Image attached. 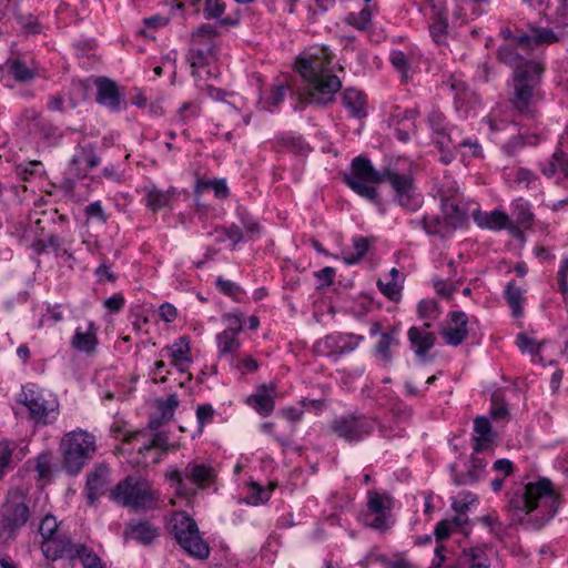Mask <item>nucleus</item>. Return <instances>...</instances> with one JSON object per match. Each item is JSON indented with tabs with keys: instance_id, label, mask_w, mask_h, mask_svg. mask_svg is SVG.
<instances>
[{
	"instance_id": "obj_46",
	"label": "nucleus",
	"mask_w": 568,
	"mask_h": 568,
	"mask_svg": "<svg viewBox=\"0 0 568 568\" xmlns=\"http://www.w3.org/2000/svg\"><path fill=\"white\" fill-rule=\"evenodd\" d=\"M508 416L507 405L504 403L503 398L497 394H493L491 396V409L490 417L494 420L505 419Z\"/></svg>"
},
{
	"instance_id": "obj_15",
	"label": "nucleus",
	"mask_w": 568,
	"mask_h": 568,
	"mask_svg": "<svg viewBox=\"0 0 568 568\" xmlns=\"http://www.w3.org/2000/svg\"><path fill=\"white\" fill-rule=\"evenodd\" d=\"M79 546L72 544L68 538H51L42 542L41 549L48 559L55 560L63 557L73 559L78 556Z\"/></svg>"
},
{
	"instance_id": "obj_22",
	"label": "nucleus",
	"mask_w": 568,
	"mask_h": 568,
	"mask_svg": "<svg viewBox=\"0 0 568 568\" xmlns=\"http://www.w3.org/2000/svg\"><path fill=\"white\" fill-rule=\"evenodd\" d=\"M474 425L475 432L478 435L477 437L474 438V450L475 453H480L490 446L495 435L491 430L490 423L486 417H476L474 420Z\"/></svg>"
},
{
	"instance_id": "obj_32",
	"label": "nucleus",
	"mask_w": 568,
	"mask_h": 568,
	"mask_svg": "<svg viewBox=\"0 0 568 568\" xmlns=\"http://www.w3.org/2000/svg\"><path fill=\"white\" fill-rule=\"evenodd\" d=\"M475 220L480 226H486L488 229H503L508 222V216L500 211H494L484 217L476 214Z\"/></svg>"
},
{
	"instance_id": "obj_19",
	"label": "nucleus",
	"mask_w": 568,
	"mask_h": 568,
	"mask_svg": "<svg viewBox=\"0 0 568 568\" xmlns=\"http://www.w3.org/2000/svg\"><path fill=\"white\" fill-rule=\"evenodd\" d=\"M440 206L447 232H453L466 223V211L459 206V201L444 202Z\"/></svg>"
},
{
	"instance_id": "obj_59",
	"label": "nucleus",
	"mask_w": 568,
	"mask_h": 568,
	"mask_svg": "<svg viewBox=\"0 0 568 568\" xmlns=\"http://www.w3.org/2000/svg\"><path fill=\"white\" fill-rule=\"evenodd\" d=\"M377 285L381 288L382 293L386 295L388 298L393 301L398 298L400 288L396 284V282H389L385 284L382 281H378Z\"/></svg>"
},
{
	"instance_id": "obj_50",
	"label": "nucleus",
	"mask_w": 568,
	"mask_h": 568,
	"mask_svg": "<svg viewBox=\"0 0 568 568\" xmlns=\"http://www.w3.org/2000/svg\"><path fill=\"white\" fill-rule=\"evenodd\" d=\"M516 344L523 352H528L531 355L538 354L540 348V345L525 333L518 334Z\"/></svg>"
},
{
	"instance_id": "obj_20",
	"label": "nucleus",
	"mask_w": 568,
	"mask_h": 568,
	"mask_svg": "<svg viewBox=\"0 0 568 568\" xmlns=\"http://www.w3.org/2000/svg\"><path fill=\"white\" fill-rule=\"evenodd\" d=\"M158 536L156 528L148 521L130 523L124 530V537L142 544H151Z\"/></svg>"
},
{
	"instance_id": "obj_9",
	"label": "nucleus",
	"mask_w": 568,
	"mask_h": 568,
	"mask_svg": "<svg viewBox=\"0 0 568 568\" xmlns=\"http://www.w3.org/2000/svg\"><path fill=\"white\" fill-rule=\"evenodd\" d=\"M329 428L339 438L356 442L372 434L375 428V422L365 416L347 415L335 418L331 423Z\"/></svg>"
},
{
	"instance_id": "obj_2",
	"label": "nucleus",
	"mask_w": 568,
	"mask_h": 568,
	"mask_svg": "<svg viewBox=\"0 0 568 568\" xmlns=\"http://www.w3.org/2000/svg\"><path fill=\"white\" fill-rule=\"evenodd\" d=\"M332 54L326 48H320L316 53L296 59L295 67L308 84L310 101L326 104L333 101V95L341 87L338 77L332 74L327 65Z\"/></svg>"
},
{
	"instance_id": "obj_28",
	"label": "nucleus",
	"mask_w": 568,
	"mask_h": 568,
	"mask_svg": "<svg viewBox=\"0 0 568 568\" xmlns=\"http://www.w3.org/2000/svg\"><path fill=\"white\" fill-rule=\"evenodd\" d=\"M184 476L197 485L212 481L214 477L210 467L192 463L186 466Z\"/></svg>"
},
{
	"instance_id": "obj_5",
	"label": "nucleus",
	"mask_w": 568,
	"mask_h": 568,
	"mask_svg": "<svg viewBox=\"0 0 568 568\" xmlns=\"http://www.w3.org/2000/svg\"><path fill=\"white\" fill-rule=\"evenodd\" d=\"M30 499L20 489L10 490L0 507V535L14 538L30 516Z\"/></svg>"
},
{
	"instance_id": "obj_62",
	"label": "nucleus",
	"mask_w": 568,
	"mask_h": 568,
	"mask_svg": "<svg viewBox=\"0 0 568 568\" xmlns=\"http://www.w3.org/2000/svg\"><path fill=\"white\" fill-rule=\"evenodd\" d=\"M124 305V297L122 294H114L104 301V306L112 313H118Z\"/></svg>"
},
{
	"instance_id": "obj_37",
	"label": "nucleus",
	"mask_w": 568,
	"mask_h": 568,
	"mask_svg": "<svg viewBox=\"0 0 568 568\" xmlns=\"http://www.w3.org/2000/svg\"><path fill=\"white\" fill-rule=\"evenodd\" d=\"M470 464V469L467 471L465 478L458 476L455 478V483L457 485L466 484L468 481L475 483L479 479L480 471L485 468L486 463L481 458L473 456Z\"/></svg>"
},
{
	"instance_id": "obj_38",
	"label": "nucleus",
	"mask_w": 568,
	"mask_h": 568,
	"mask_svg": "<svg viewBox=\"0 0 568 568\" xmlns=\"http://www.w3.org/2000/svg\"><path fill=\"white\" fill-rule=\"evenodd\" d=\"M217 34V30L214 26L204 23L192 33L191 41L194 44H203L205 42L213 41V38Z\"/></svg>"
},
{
	"instance_id": "obj_42",
	"label": "nucleus",
	"mask_w": 568,
	"mask_h": 568,
	"mask_svg": "<svg viewBox=\"0 0 568 568\" xmlns=\"http://www.w3.org/2000/svg\"><path fill=\"white\" fill-rule=\"evenodd\" d=\"M443 338L448 345L457 346L462 344L468 336L467 327H450L442 333Z\"/></svg>"
},
{
	"instance_id": "obj_18",
	"label": "nucleus",
	"mask_w": 568,
	"mask_h": 568,
	"mask_svg": "<svg viewBox=\"0 0 568 568\" xmlns=\"http://www.w3.org/2000/svg\"><path fill=\"white\" fill-rule=\"evenodd\" d=\"M275 386L273 384L262 385L258 390L247 398V404L251 405L260 415L266 417L274 410L275 403L272 396Z\"/></svg>"
},
{
	"instance_id": "obj_6",
	"label": "nucleus",
	"mask_w": 568,
	"mask_h": 568,
	"mask_svg": "<svg viewBox=\"0 0 568 568\" xmlns=\"http://www.w3.org/2000/svg\"><path fill=\"white\" fill-rule=\"evenodd\" d=\"M345 182L362 197L379 204L375 185L385 182V169L377 171L367 158L357 156L352 161V174L345 176Z\"/></svg>"
},
{
	"instance_id": "obj_10",
	"label": "nucleus",
	"mask_w": 568,
	"mask_h": 568,
	"mask_svg": "<svg viewBox=\"0 0 568 568\" xmlns=\"http://www.w3.org/2000/svg\"><path fill=\"white\" fill-rule=\"evenodd\" d=\"M385 181L395 192V200L403 207L416 210L419 205L414 194V180L409 174L398 173L390 168H385Z\"/></svg>"
},
{
	"instance_id": "obj_31",
	"label": "nucleus",
	"mask_w": 568,
	"mask_h": 568,
	"mask_svg": "<svg viewBox=\"0 0 568 568\" xmlns=\"http://www.w3.org/2000/svg\"><path fill=\"white\" fill-rule=\"evenodd\" d=\"M393 505V499L389 495L378 494L377 491L368 493V509L374 514H386Z\"/></svg>"
},
{
	"instance_id": "obj_1",
	"label": "nucleus",
	"mask_w": 568,
	"mask_h": 568,
	"mask_svg": "<svg viewBox=\"0 0 568 568\" xmlns=\"http://www.w3.org/2000/svg\"><path fill=\"white\" fill-rule=\"evenodd\" d=\"M559 496L554 490L552 483L540 478L527 484L523 490L514 493L508 503V509L514 519L520 525L532 524L539 529L557 511Z\"/></svg>"
},
{
	"instance_id": "obj_33",
	"label": "nucleus",
	"mask_w": 568,
	"mask_h": 568,
	"mask_svg": "<svg viewBox=\"0 0 568 568\" xmlns=\"http://www.w3.org/2000/svg\"><path fill=\"white\" fill-rule=\"evenodd\" d=\"M422 222H423L424 230L428 234L439 235L442 237H445L452 233V232H447V230L445 229V217L444 216H443V219L439 216H425L422 220Z\"/></svg>"
},
{
	"instance_id": "obj_60",
	"label": "nucleus",
	"mask_w": 568,
	"mask_h": 568,
	"mask_svg": "<svg viewBox=\"0 0 568 568\" xmlns=\"http://www.w3.org/2000/svg\"><path fill=\"white\" fill-rule=\"evenodd\" d=\"M437 311V303L434 300H423L418 304V313L422 317H433Z\"/></svg>"
},
{
	"instance_id": "obj_48",
	"label": "nucleus",
	"mask_w": 568,
	"mask_h": 568,
	"mask_svg": "<svg viewBox=\"0 0 568 568\" xmlns=\"http://www.w3.org/2000/svg\"><path fill=\"white\" fill-rule=\"evenodd\" d=\"M271 496V490L265 489L256 483L252 484V493L246 498L247 504L258 505L267 501Z\"/></svg>"
},
{
	"instance_id": "obj_13",
	"label": "nucleus",
	"mask_w": 568,
	"mask_h": 568,
	"mask_svg": "<svg viewBox=\"0 0 568 568\" xmlns=\"http://www.w3.org/2000/svg\"><path fill=\"white\" fill-rule=\"evenodd\" d=\"M564 33H555L548 28H532L531 34L523 33L515 39L516 44L524 49L532 50L539 45H549L560 41Z\"/></svg>"
},
{
	"instance_id": "obj_61",
	"label": "nucleus",
	"mask_w": 568,
	"mask_h": 568,
	"mask_svg": "<svg viewBox=\"0 0 568 568\" xmlns=\"http://www.w3.org/2000/svg\"><path fill=\"white\" fill-rule=\"evenodd\" d=\"M241 220H242L243 226L245 227L246 235L250 239L254 237L255 235H257L260 233L261 226L258 225V223L256 221L251 219L248 215L243 214L241 216Z\"/></svg>"
},
{
	"instance_id": "obj_45",
	"label": "nucleus",
	"mask_w": 568,
	"mask_h": 568,
	"mask_svg": "<svg viewBox=\"0 0 568 568\" xmlns=\"http://www.w3.org/2000/svg\"><path fill=\"white\" fill-rule=\"evenodd\" d=\"M58 529V523L55 517L51 515H47L42 518L40 526H39V532L43 537V541L50 540L54 532Z\"/></svg>"
},
{
	"instance_id": "obj_55",
	"label": "nucleus",
	"mask_w": 568,
	"mask_h": 568,
	"mask_svg": "<svg viewBox=\"0 0 568 568\" xmlns=\"http://www.w3.org/2000/svg\"><path fill=\"white\" fill-rule=\"evenodd\" d=\"M36 469L40 477H49L51 475V456L49 454L40 455L37 459Z\"/></svg>"
},
{
	"instance_id": "obj_51",
	"label": "nucleus",
	"mask_w": 568,
	"mask_h": 568,
	"mask_svg": "<svg viewBox=\"0 0 568 568\" xmlns=\"http://www.w3.org/2000/svg\"><path fill=\"white\" fill-rule=\"evenodd\" d=\"M10 71L18 81H27L33 78V72L19 60L11 63Z\"/></svg>"
},
{
	"instance_id": "obj_58",
	"label": "nucleus",
	"mask_w": 568,
	"mask_h": 568,
	"mask_svg": "<svg viewBox=\"0 0 568 568\" xmlns=\"http://www.w3.org/2000/svg\"><path fill=\"white\" fill-rule=\"evenodd\" d=\"M213 407L210 404L199 405L196 408V418L202 428L203 425L213 418Z\"/></svg>"
},
{
	"instance_id": "obj_23",
	"label": "nucleus",
	"mask_w": 568,
	"mask_h": 568,
	"mask_svg": "<svg viewBox=\"0 0 568 568\" xmlns=\"http://www.w3.org/2000/svg\"><path fill=\"white\" fill-rule=\"evenodd\" d=\"M458 561L459 565L468 568H490L489 559L481 547L464 549Z\"/></svg>"
},
{
	"instance_id": "obj_4",
	"label": "nucleus",
	"mask_w": 568,
	"mask_h": 568,
	"mask_svg": "<svg viewBox=\"0 0 568 568\" xmlns=\"http://www.w3.org/2000/svg\"><path fill=\"white\" fill-rule=\"evenodd\" d=\"M60 452L63 468L69 475L74 476L95 454V436L81 428L68 432L61 438Z\"/></svg>"
},
{
	"instance_id": "obj_40",
	"label": "nucleus",
	"mask_w": 568,
	"mask_h": 568,
	"mask_svg": "<svg viewBox=\"0 0 568 568\" xmlns=\"http://www.w3.org/2000/svg\"><path fill=\"white\" fill-rule=\"evenodd\" d=\"M161 449L163 452H169L170 449H175V445H170L168 436L164 433H156L153 435L151 442L143 447L139 448V453L149 452L151 449Z\"/></svg>"
},
{
	"instance_id": "obj_27",
	"label": "nucleus",
	"mask_w": 568,
	"mask_h": 568,
	"mask_svg": "<svg viewBox=\"0 0 568 568\" xmlns=\"http://www.w3.org/2000/svg\"><path fill=\"white\" fill-rule=\"evenodd\" d=\"M97 344L98 338L94 332L93 323L89 325L88 332H81L80 329H77L71 342V345L75 349L87 353L93 352Z\"/></svg>"
},
{
	"instance_id": "obj_17",
	"label": "nucleus",
	"mask_w": 568,
	"mask_h": 568,
	"mask_svg": "<svg viewBox=\"0 0 568 568\" xmlns=\"http://www.w3.org/2000/svg\"><path fill=\"white\" fill-rule=\"evenodd\" d=\"M94 83L98 91L97 102L108 105L112 110H118L121 104L118 84L113 80L104 77L98 78Z\"/></svg>"
},
{
	"instance_id": "obj_47",
	"label": "nucleus",
	"mask_w": 568,
	"mask_h": 568,
	"mask_svg": "<svg viewBox=\"0 0 568 568\" xmlns=\"http://www.w3.org/2000/svg\"><path fill=\"white\" fill-rule=\"evenodd\" d=\"M225 10V4L221 0H205L204 17L206 19H221Z\"/></svg>"
},
{
	"instance_id": "obj_34",
	"label": "nucleus",
	"mask_w": 568,
	"mask_h": 568,
	"mask_svg": "<svg viewBox=\"0 0 568 568\" xmlns=\"http://www.w3.org/2000/svg\"><path fill=\"white\" fill-rule=\"evenodd\" d=\"M170 351L173 365H180V362H191L190 357L187 356L190 353V343L186 337L183 336L179 338V341L170 348Z\"/></svg>"
},
{
	"instance_id": "obj_11",
	"label": "nucleus",
	"mask_w": 568,
	"mask_h": 568,
	"mask_svg": "<svg viewBox=\"0 0 568 568\" xmlns=\"http://www.w3.org/2000/svg\"><path fill=\"white\" fill-rule=\"evenodd\" d=\"M363 336L355 334L328 335L314 345V352L318 355L344 354L355 349Z\"/></svg>"
},
{
	"instance_id": "obj_16",
	"label": "nucleus",
	"mask_w": 568,
	"mask_h": 568,
	"mask_svg": "<svg viewBox=\"0 0 568 568\" xmlns=\"http://www.w3.org/2000/svg\"><path fill=\"white\" fill-rule=\"evenodd\" d=\"M109 474L110 469L104 464H99L94 467V469L88 475L87 478V489H88V499L90 504H93L94 500L103 495L109 486Z\"/></svg>"
},
{
	"instance_id": "obj_29",
	"label": "nucleus",
	"mask_w": 568,
	"mask_h": 568,
	"mask_svg": "<svg viewBox=\"0 0 568 568\" xmlns=\"http://www.w3.org/2000/svg\"><path fill=\"white\" fill-rule=\"evenodd\" d=\"M174 193H175L174 189H171V190H168V191H162V190H158V189H151L148 192V197H146L148 203H146V205L152 211L161 210V209H163V207H165V206H168L170 204Z\"/></svg>"
},
{
	"instance_id": "obj_12",
	"label": "nucleus",
	"mask_w": 568,
	"mask_h": 568,
	"mask_svg": "<svg viewBox=\"0 0 568 568\" xmlns=\"http://www.w3.org/2000/svg\"><path fill=\"white\" fill-rule=\"evenodd\" d=\"M216 60V45L213 41L203 44L191 43L189 61L192 74L202 78V69H205Z\"/></svg>"
},
{
	"instance_id": "obj_57",
	"label": "nucleus",
	"mask_w": 568,
	"mask_h": 568,
	"mask_svg": "<svg viewBox=\"0 0 568 568\" xmlns=\"http://www.w3.org/2000/svg\"><path fill=\"white\" fill-rule=\"evenodd\" d=\"M216 286L222 293L231 297H234L240 292L239 285L222 277L216 280Z\"/></svg>"
},
{
	"instance_id": "obj_26",
	"label": "nucleus",
	"mask_w": 568,
	"mask_h": 568,
	"mask_svg": "<svg viewBox=\"0 0 568 568\" xmlns=\"http://www.w3.org/2000/svg\"><path fill=\"white\" fill-rule=\"evenodd\" d=\"M408 337L410 343L416 347L417 355H424L428 349H430L436 341L434 333L426 332L423 333L417 327H410L408 331Z\"/></svg>"
},
{
	"instance_id": "obj_56",
	"label": "nucleus",
	"mask_w": 568,
	"mask_h": 568,
	"mask_svg": "<svg viewBox=\"0 0 568 568\" xmlns=\"http://www.w3.org/2000/svg\"><path fill=\"white\" fill-rule=\"evenodd\" d=\"M84 213L89 219L95 217L102 223L106 222V215L104 213V210H103L100 201L89 204L84 209Z\"/></svg>"
},
{
	"instance_id": "obj_24",
	"label": "nucleus",
	"mask_w": 568,
	"mask_h": 568,
	"mask_svg": "<svg viewBox=\"0 0 568 568\" xmlns=\"http://www.w3.org/2000/svg\"><path fill=\"white\" fill-rule=\"evenodd\" d=\"M343 103L351 111L352 116L362 119L366 116V101L364 94L355 89H346L343 92Z\"/></svg>"
},
{
	"instance_id": "obj_43",
	"label": "nucleus",
	"mask_w": 568,
	"mask_h": 568,
	"mask_svg": "<svg viewBox=\"0 0 568 568\" xmlns=\"http://www.w3.org/2000/svg\"><path fill=\"white\" fill-rule=\"evenodd\" d=\"M448 23L442 12H436L434 22L430 24V34L435 42L442 43L447 33Z\"/></svg>"
},
{
	"instance_id": "obj_7",
	"label": "nucleus",
	"mask_w": 568,
	"mask_h": 568,
	"mask_svg": "<svg viewBox=\"0 0 568 568\" xmlns=\"http://www.w3.org/2000/svg\"><path fill=\"white\" fill-rule=\"evenodd\" d=\"M112 498L135 510L153 508L156 497L150 484L141 478L128 476L111 493Z\"/></svg>"
},
{
	"instance_id": "obj_64",
	"label": "nucleus",
	"mask_w": 568,
	"mask_h": 568,
	"mask_svg": "<svg viewBox=\"0 0 568 568\" xmlns=\"http://www.w3.org/2000/svg\"><path fill=\"white\" fill-rule=\"evenodd\" d=\"M434 288L438 295L445 298H452L456 290L454 286H448L444 280H436L434 282Z\"/></svg>"
},
{
	"instance_id": "obj_53",
	"label": "nucleus",
	"mask_w": 568,
	"mask_h": 568,
	"mask_svg": "<svg viewBox=\"0 0 568 568\" xmlns=\"http://www.w3.org/2000/svg\"><path fill=\"white\" fill-rule=\"evenodd\" d=\"M347 21L355 26L357 29L364 30L371 22V10L364 8L358 16L349 14Z\"/></svg>"
},
{
	"instance_id": "obj_54",
	"label": "nucleus",
	"mask_w": 568,
	"mask_h": 568,
	"mask_svg": "<svg viewBox=\"0 0 568 568\" xmlns=\"http://www.w3.org/2000/svg\"><path fill=\"white\" fill-rule=\"evenodd\" d=\"M568 260H564L562 264L557 273V280L559 285V291L562 294L564 298H567L568 295Z\"/></svg>"
},
{
	"instance_id": "obj_39",
	"label": "nucleus",
	"mask_w": 568,
	"mask_h": 568,
	"mask_svg": "<svg viewBox=\"0 0 568 568\" xmlns=\"http://www.w3.org/2000/svg\"><path fill=\"white\" fill-rule=\"evenodd\" d=\"M77 557L81 560L84 568H104V565L102 564L98 555L94 554L84 545L79 546Z\"/></svg>"
},
{
	"instance_id": "obj_21",
	"label": "nucleus",
	"mask_w": 568,
	"mask_h": 568,
	"mask_svg": "<svg viewBox=\"0 0 568 568\" xmlns=\"http://www.w3.org/2000/svg\"><path fill=\"white\" fill-rule=\"evenodd\" d=\"M236 327H227L216 336L217 347L220 355L232 354L236 352L241 342L236 337L237 334L242 331V323L236 322Z\"/></svg>"
},
{
	"instance_id": "obj_14",
	"label": "nucleus",
	"mask_w": 568,
	"mask_h": 568,
	"mask_svg": "<svg viewBox=\"0 0 568 568\" xmlns=\"http://www.w3.org/2000/svg\"><path fill=\"white\" fill-rule=\"evenodd\" d=\"M20 402L28 407L30 415L33 419L42 420L44 424L49 422V417L52 413L58 409V403L53 400L50 405L48 402L39 396H36L34 392H23L21 394Z\"/></svg>"
},
{
	"instance_id": "obj_25",
	"label": "nucleus",
	"mask_w": 568,
	"mask_h": 568,
	"mask_svg": "<svg viewBox=\"0 0 568 568\" xmlns=\"http://www.w3.org/2000/svg\"><path fill=\"white\" fill-rule=\"evenodd\" d=\"M498 61L508 64L516 72L519 68H525L527 64L541 63L540 61L526 60L511 47L504 45L497 51Z\"/></svg>"
},
{
	"instance_id": "obj_3",
	"label": "nucleus",
	"mask_w": 568,
	"mask_h": 568,
	"mask_svg": "<svg viewBox=\"0 0 568 568\" xmlns=\"http://www.w3.org/2000/svg\"><path fill=\"white\" fill-rule=\"evenodd\" d=\"M544 71V63H531L513 72L509 103L519 114L534 116L536 113V104L541 100L539 87Z\"/></svg>"
},
{
	"instance_id": "obj_52",
	"label": "nucleus",
	"mask_w": 568,
	"mask_h": 568,
	"mask_svg": "<svg viewBox=\"0 0 568 568\" xmlns=\"http://www.w3.org/2000/svg\"><path fill=\"white\" fill-rule=\"evenodd\" d=\"M19 24L21 26L24 34H36L40 32V23L32 16L23 17L19 14L17 17Z\"/></svg>"
},
{
	"instance_id": "obj_63",
	"label": "nucleus",
	"mask_w": 568,
	"mask_h": 568,
	"mask_svg": "<svg viewBox=\"0 0 568 568\" xmlns=\"http://www.w3.org/2000/svg\"><path fill=\"white\" fill-rule=\"evenodd\" d=\"M440 203L458 201V189L454 185L442 187L438 191Z\"/></svg>"
},
{
	"instance_id": "obj_36",
	"label": "nucleus",
	"mask_w": 568,
	"mask_h": 568,
	"mask_svg": "<svg viewBox=\"0 0 568 568\" xmlns=\"http://www.w3.org/2000/svg\"><path fill=\"white\" fill-rule=\"evenodd\" d=\"M395 343V328L390 332L382 333L381 339L376 345V352L385 362L392 361L390 346Z\"/></svg>"
},
{
	"instance_id": "obj_44",
	"label": "nucleus",
	"mask_w": 568,
	"mask_h": 568,
	"mask_svg": "<svg viewBox=\"0 0 568 568\" xmlns=\"http://www.w3.org/2000/svg\"><path fill=\"white\" fill-rule=\"evenodd\" d=\"M369 247V242L367 239L365 237H361V239H357L355 240L354 242V248L356 251V254L355 255H349V254H344L343 258H344V262L346 264H355L357 263L358 261H361L365 253L367 252Z\"/></svg>"
},
{
	"instance_id": "obj_35",
	"label": "nucleus",
	"mask_w": 568,
	"mask_h": 568,
	"mask_svg": "<svg viewBox=\"0 0 568 568\" xmlns=\"http://www.w3.org/2000/svg\"><path fill=\"white\" fill-rule=\"evenodd\" d=\"M428 121L434 132L437 134L436 143L440 148V150H443L444 146H447L445 140L449 141V136L446 134L445 128L443 126V115L437 112H432L428 115Z\"/></svg>"
},
{
	"instance_id": "obj_49",
	"label": "nucleus",
	"mask_w": 568,
	"mask_h": 568,
	"mask_svg": "<svg viewBox=\"0 0 568 568\" xmlns=\"http://www.w3.org/2000/svg\"><path fill=\"white\" fill-rule=\"evenodd\" d=\"M179 406V398L176 394H171L166 400L160 402L159 408L164 420H170L173 417L175 408Z\"/></svg>"
},
{
	"instance_id": "obj_41",
	"label": "nucleus",
	"mask_w": 568,
	"mask_h": 568,
	"mask_svg": "<svg viewBox=\"0 0 568 568\" xmlns=\"http://www.w3.org/2000/svg\"><path fill=\"white\" fill-rule=\"evenodd\" d=\"M196 187L197 190L212 189L215 196L219 199H226L229 196V187L224 180L200 181Z\"/></svg>"
},
{
	"instance_id": "obj_8",
	"label": "nucleus",
	"mask_w": 568,
	"mask_h": 568,
	"mask_svg": "<svg viewBox=\"0 0 568 568\" xmlns=\"http://www.w3.org/2000/svg\"><path fill=\"white\" fill-rule=\"evenodd\" d=\"M172 531L178 544L191 556L197 559H205L210 555V547L200 535L194 519L185 514L174 517Z\"/></svg>"
},
{
	"instance_id": "obj_30",
	"label": "nucleus",
	"mask_w": 568,
	"mask_h": 568,
	"mask_svg": "<svg viewBox=\"0 0 568 568\" xmlns=\"http://www.w3.org/2000/svg\"><path fill=\"white\" fill-rule=\"evenodd\" d=\"M505 296L507 300V303L509 307L511 308V313L515 317H519L523 314V291L520 287L516 286L514 282H509L506 291Z\"/></svg>"
}]
</instances>
